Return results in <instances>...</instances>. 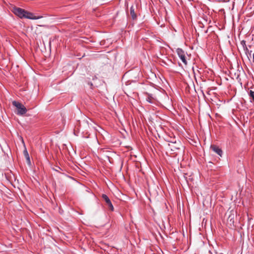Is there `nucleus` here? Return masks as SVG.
I'll return each instance as SVG.
<instances>
[{"instance_id": "f257e3e1", "label": "nucleus", "mask_w": 254, "mask_h": 254, "mask_svg": "<svg viewBox=\"0 0 254 254\" xmlns=\"http://www.w3.org/2000/svg\"><path fill=\"white\" fill-rule=\"evenodd\" d=\"M12 105L16 107L17 110V114L19 115H23L25 114L27 112L26 108L24 106L19 102L13 101L12 102Z\"/></svg>"}, {"instance_id": "f03ea898", "label": "nucleus", "mask_w": 254, "mask_h": 254, "mask_svg": "<svg viewBox=\"0 0 254 254\" xmlns=\"http://www.w3.org/2000/svg\"><path fill=\"white\" fill-rule=\"evenodd\" d=\"M26 11L24 9L19 7H14L13 8V12L21 18H24Z\"/></svg>"}, {"instance_id": "7ed1b4c3", "label": "nucleus", "mask_w": 254, "mask_h": 254, "mask_svg": "<svg viewBox=\"0 0 254 254\" xmlns=\"http://www.w3.org/2000/svg\"><path fill=\"white\" fill-rule=\"evenodd\" d=\"M102 197L103 199L106 202V205L108 207V209L111 211H114V207L112 205V203L109 198V197L105 194H103L102 195Z\"/></svg>"}, {"instance_id": "20e7f679", "label": "nucleus", "mask_w": 254, "mask_h": 254, "mask_svg": "<svg viewBox=\"0 0 254 254\" xmlns=\"http://www.w3.org/2000/svg\"><path fill=\"white\" fill-rule=\"evenodd\" d=\"M177 54L179 57V58L182 60V62L184 63L186 65L187 64V61L186 59L185 54L181 49L178 48L177 50Z\"/></svg>"}, {"instance_id": "39448f33", "label": "nucleus", "mask_w": 254, "mask_h": 254, "mask_svg": "<svg viewBox=\"0 0 254 254\" xmlns=\"http://www.w3.org/2000/svg\"><path fill=\"white\" fill-rule=\"evenodd\" d=\"M24 18L30 19H38L42 18V16H36L33 15L31 12L26 11Z\"/></svg>"}, {"instance_id": "423d86ee", "label": "nucleus", "mask_w": 254, "mask_h": 254, "mask_svg": "<svg viewBox=\"0 0 254 254\" xmlns=\"http://www.w3.org/2000/svg\"><path fill=\"white\" fill-rule=\"evenodd\" d=\"M210 149L220 156H222V151L218 146L215 145H211L210 146Z\"/></svg>"}, {"instance_id": "0eeeda50", "label": "nucleus", "mask_w": 254, "mask_h": 254, "mask_svg": "<svg viewBox=\"0 0 254 254\" xmlns=\"http://www.w3.org/2000/svg\"><path fill=\"white\" fill-rule=\"evenodd\" d=\"M130 14L133 19H135L136 18V15L135 13L133 6H131L130 8Z\"/></svg>"}, {"instance_id": "6e6552de", "label": "nucleus", "mask_w": 254, "mask_h": 254, "mask_svg": "<svg viewBox=\"0 0 254 254\" xmlns=\"http://www.w3.org/2000/svg\"><path fill=\"white\" fill-rule=\"evenodd\" d=\"M249 95L252 99L251 101L254 102V91L250 90L249 93Z\"/></svg>"}, {"instance_id": "1a4fd4ad", "label": "nucleus", "mask_w": 254, "mask_h": 254, "mask_svg": "<svg viewBox=\"0 0 254 254\" xmlns=\"http://www.w3.org/2000/svg\"><path fill=\"white\" fill-rule=\"evenodd\" d=\"M23 153H24V154L25 156L26 157V159L27 160V161L28 162H30V157H29L28 153V152H27V151L26 148L24 150Z\"/></svg>"}, {"instance_id": "9d476101", "label": "nucleus", "mask_w": 254, "mask_h": 254, "mask_svg": "<svg viewBox=\"0 0 254 254\" xmlns=\"http://www.w3.org/2000/svg\"><path fill=\"white\" fill-rule=\"evenodd\" d=\"M146 101L150 103H153L152 98L150 96H148L146 99Z\"/></svg>"}, {"instance_id": "9b49d317", "label": "nucleus", "mask_w": 254, "mask_h": 254, "mask_svg": "<svg viewBox=\"0 0 254 254\" xmlns=\"http://www.w3.org/2000/svg\"><path fill=\"white\" fill-rule=\"evenodd\" d=\"M241 44H243V46L246 45V42L245 41H242L241 42Z\"/></svg>"}]
</instances>
